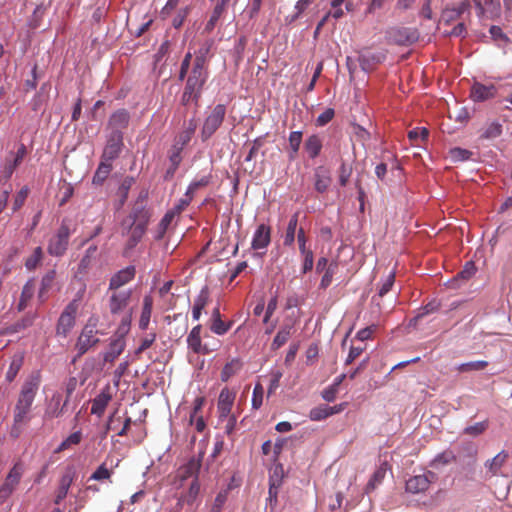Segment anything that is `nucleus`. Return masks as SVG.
<instances>
[{
    "label": "nucleus",
    "mask_w": 512,
    "mask_h": 512,
    "mask_svg": "<svg viewBox=\"0 0 512 512\" xmlns=\"http://www.w3.org/2000/svg\"><path fill=\"white\" fill-rule=\"evenodd\" d=\"M40 384L41 375L38 371L32 372L23 382L13 411L15 427H21L30 421L32 404L35 400Z\"/></svg>",
    "instance_id": "1"
},
{
    "label": "nucleus",
    "mask_w": 512,
    "mask_h": 512,
    "mask_svg": "<svg viewBox=\"0 0 512 512\" xmlns=\"http://www.w3.org/2000/svg\"><path fill=\"white\" fill-rule=\"evenodd\" d=\"M185 87L181 96V103L185 106L194 103L198 105L204 84L208 79L207 67L192 65L185 76Z\"/></svg>",
    "instance_id": "2"
},
{
    "label": "nucleus",
    "mask_w": 512,
    "mask_h": 512,
    "mask_svg": "<svg viewBox=\"0 0 512 512\" xmlns=\"http://www.w3.org/2000/svg\"><path fill=\"white\" fill-rule=\"evenodd\" d=\"M150 214L142 206H136L131 215L123 222V228H128L129 239L127 247L134 248L145 234Z\"/></svg>",
    "instance_id": "3"
},
{
    "label": "nucleus",
    "mask_w": 512,
    "mask_h": 512,
    "mask_svg": "<svg viewBox=\"0 0 512 512\" xmlns=\"http://www.w3.org/2000/svg\"><path fill=\"white\" fill-rule=\"evenodd\" d=\"M111 294L109 296V310L113 315L123 314L125 315L128 311L133 313V309L130 307V302L132 298V290L131 289H123V290H110Z\"/></svg>",
    "instance_id": "4"
},
{
    "label": "nucleus",
    "mask_w": 512,
    "mask_h": 512,
    "mask_svg": "<svg viewBox=\"0 0 512 512\" xmlns=\"http://www.w3.org/2000/svg\"><path fill=\"white\" fill-rule=\"evenodd\" d=\"M387 40L399 46H410L418 41L419 32L412 27H393L386 32Z\"/></svg>",
    "instance_id": "5"
},
{
    "label": "nucleus",
    "mask_w": 512,
    "mask_h": 512,
    "mask_svg": "<svg viewBox=\"0 0 512 512\" xmlns=\"http://www.w3.org/2000/svg\"><path fill=\"white\" fill-rule=\"evenodd\" d=\"M70 237V229L66 224H62L57 233L49 239L47 251L52 256H62L67 250Z\"/></svg>",
    "instance_id": "6"
},
{
    "label": "nucleus",
    "mask_w": 512,
    "mask_h": 512,
    "mask_svg": "<svg viewBox=\"0 0 512 512\" xmlns=\"http://www.w3.org/2000/svg\"><path fill=\"white\" fill-rule=\"evenodd\" d=\"M226 114V107L223 104L216 105L206 117L202 127L203 139L210 138L221 126Z\"/></svg>",
    "instance_id": "7"
},
{
    "label": "nucleus",
    "mask_w": 512,
    "mask_h": 512,
    "mask_svg": "<svg viewBox=\"0 0 512 512\" xmlns=\"http://www.w3.org/2000/svg\"><path fill=\"white\" fill-rule=\"evenodd\" d=\"M23 474L21 464L16 463L8 473L4 483L0 486V504L4 503L20 482Z\"/></svg>",
    "instance_id": "8"
},
{
    "label": "nucleus",
    "mask_w": 512,
    "mask_h": 512,
    "mask_svg": "<svg viewBox=\"0 0 512 512\" xmlns=\"http://www.w3.org/2000/svg\"><path fill=\"white\" fill-rule=\"evenodd\" d=\"M203 454L198 457H191L185 464L180 466L176 472V480L182 486L183 482L189 478L198 479V473L201 468Z\"/></svg>",
    "instance_id": "9"
},
{
    "label": "nucleus",
    "mask_w": 512,
    "mask_h": 512,
    "mask_svg": "<svg viewBox=\"0 0 512 512\" xmlns=\"http://www.w3.org/2000/svg\"><path fill=\"white\" fill-rule=\"evenodd\" d=\"M236 393L228 388H223L217 402L218 420L235 415L232 408L235 402Z\"/></svg>",
    "instance_id": "10"
},
{
    "label": "nucleus",
    "mask_w": 512,
    "mask_h": 512,
    "mask_svg": "<svg viewBox=\"0 0 512 512\" xmlns=\"http://www.w3.org/2000/svg\"><path fill=\"white\" fill-rule=\"evenodd\" d=\"M470 2L462 1L454 7H447L443 10L440 25H450L457 20H461L464 14H469Z\"/></svg>",
    "instance_id": "11"
},
{
    "label": "nucleus",
    "mask_w": 512,
    "mask_h": 512,
    "mask_svg": "<svg viewBox=\"0 0 512 512\" xmlns=\"http://www.w3.org/2000/svg\"><path fill=\"white\" fill-rule=\"evenodd\" d=\"M78 305L75 301L69 303L58 320L57 333L66 335L75 324V315L77 313Z\"/></svg>",
    "instance_id": "12"
},
{
    "label": "nucleus",
    "mask_w": 512,
    "mask_h": 512,
    "mask_svg": "<svg viewBox=\"0 0 512 512\" xmlns=\"http://www.w3.org/2000/svg\"><path fill=\"white\" fill-rule=\"evenodd\" d=\"M123 147V135L119 134L118 132L116 134L109 133L107 136V142L105 145V148L103 150L102 158L105 161L112 162L114 159H116Z\"/></svg>",
    "instance_id": "13"
},
{
    "label": "nucleus",
    "mask_w": 512,
    "mask_h": 512,
    "mask_svg": "<svg viewBox=\"0 0 512 512\" xmlns=\"http://www.w3.org/2000/svg\"><path fill=\"white\" fill-rule=\"evenodd\" d=\"M130 120V115L127 110L119 109L115 111L109 118L107 129L109 133L123 135V131L127 128Z\"/></svg>",
    "instance_id": "14"
},
{
    "label": "nucleus",
    "mask_w": 512,
    "mask_h": 512,
    "mask_svg": "<svg viewBox=\"0 0 512 512\" xmlns=\"http://www.w3.org/2000/svg\"><path fill=\"white\" fill-rule=\"evenodd\" d=\"M271 242V228L267 224H260L257 226L251 242V247L254 250H265Z\"/></svg>",
    "instance_id": "15"
},
{
    "label": "nucleus",
    "mask_w": 512,
    "mask_h": 512,
    "mask_svg": "<svg viewBox=\"0 0 512 512\" xmlns=\"http://www.w3.org/2000/svg\"><path fill=\"white\" fill-rule=\"evenodd\" d=\"M480 17L497 18L501 12L500 0H475Z\"/></svg>",
    "instance_id": "16"
},
{
    "label": "nucleus",
    "mask_w": 512,
    "mask_h": 512,
    "mask_svg": "<svg viewBox=\"0 0 512 512\" xmlns=\"http://www.w3.org/2000/svg\"><path fill=\"white\" fill-rule=\"evenodd\" d=\"M135 267L127 266L115 273L109 283V290H120L119 288L129 283L135 277Z\"/></svg>",
    "instance_id": "17"
},
{
    "label": "nucleus",
    "mask_w": 512,
    "mask_h": 512,
    "mask_svg": "<svg viewBox=\"0 0 512 512\" xmlns=\"http://www.w3.org/2000/svg\"><path fill=\"white\" fill-rule=\"evenodd\" d=\"M332 182L330 171L319 166L314 172V188L318 193H324L328 190Z\"/></svg>",
    "instance_id": "18"
},
{
    "label": "nucleus",
    "mask_w": 512,
    "mask_h": 512,
    "mask_svg": "<svg viewBox=\"0 0 512 512\" xmlns=\"http://www.w3.org/2000/svg\"><path fill=\"white\" fill-rule=\"evenodd\" d=\"M383 53L364 50L359 54V63L364 71H370L373 67L384 60Z\"/></svg>",
    "instance_id": "19"
},
{
    "label": "nucleus",
    "mask_w": 512,
    "mask_h": 512,
    "mask_svg": "<svg viewBox=\"0 0 512 512\" xmlns=\"http://www.w3.org/2000/svg\"><path fill=\"white\" fill-rule=\"evenodd\" d=\"M496 94L494 85H483L481 83H474L471 88L470 96L473 101L481 102L493 98Z\"/></svg>",
    "instance_id": "20"
},
{
    "label": "nucleus",
    "mask_w": 512,
    "mask_h": 512,
    "mask_svg": "<svg viewBox=\"0 0 512 512\" xmlns=\"http://www.w3.org/2000/svg\"><path fill=\"white\" fill-rule=\"evenodd\" d=\"M201 325H196L187 337L188 347L197 354H207L208 348L201 343Z\"/></svg>",
    "instance_id": "21"
},
{
    "label": "nucleus",
    "mask_w": 512,
    "mask_h": 512,
    "mask_svg": "<svg viewBox=\"0 0 512 512\" xmlns=\"http://www.w3.org/2000/svg\"><path fill=\"white\" fill-rule=\"evenodd\" d=\"M112 396L109 392V389L102 390L93 400L91 406V413L98 417H101L109 402L111 401Z\"/></svg>",
    "instance_id": "22"
},
{
    "label": "nucleus",
    "mask_w": 512,
    "mask_h": 512,
    "mask_svg": "<svg viewBox=\"0 0 512 512\" xmlns=\"http://www.w3.org/2000/svg\"><path fill=\"white\" fill-rule=\"evenodd\" d=\"M213 45L214 41L212 39H206L202 42L199 49L195 52V59L192 65L206 67Z\"/></svg>",
    "instance_id": "23"
},
{
    "label": "nucleus",
    "mask_w": 512,
    "mask_h": 512,
    "mask_svg": "<svg viewBox=\"0 0 512 512\" xmlns=\"http://www.w3.org/2000/svg\"><path fill=\"white\" fill-rule=\"evenodd\" d=\"M126 347L125 339L112 338L107 351L103 354L105 362H114Z\"/></svg>",
    "instance_id": "24"
},
{
    "label": "nucleus",
    "mask_w": 512,
    "mask_h": 512,
    "mask_svg": "<svg viewBox=\"0 0 512 512\" xmlns=\"http://www.w3.org/2000/svg\"><path fill=\"white\" fill-rule=\"evenodd\" d=\"M430 480L427 475H416L406 482V490L410 493H421L429 488Z\"/></svg>",
    "instance_id": "25"
},
{
    "label": "nucleus",
    "mask_w": 512,
    "mask_h": 512,
    "mask_svg": "<svg viewBox=\"0 0 512 512\" xmlns=\"http://www.w3.org/2000/svg\"><path fill=\"white\" fill-rule=\"evenodd\" d=\"M96 334V331L92 327H85L78 339L80 350L86 351L95 345L99 341Z\"/></svg>",
    "instance_id": "26"
},
{
    "label": "nucleus",
    "mask_w": 512,
    "mask_h": 512,
    "mask_svg": "<svg viewBox=\"0 0 512 512\" xmlns=\"http://www.w3.org/2000/svg\"><path fill=\"white\" fill-rule=\"evenodd\" d=\"M323 141L322 139L316 135H310L304 143V150L308 154L309 158H316L322 149Z\"/></svg>",
    "instance_id": "27"
},
{
    "label": "nucleus",
    "mask_w": 512,
    "mask_h": 512,
    "mask_svg": "<svg viewBox=\"0 0 512 512\" xmlns=\"http://www.w3.org/2000/svg\"><path fill=\"white\" fill-rule=\"evenodd\" d=\"M209 293L207 288H203L198 296L194 300L193 308H192V318L195 321L200 319L202 310L208 303Z\"/></svg>",
    "instance_id": "28"
},
{
    "label": "nucleus",
    "mask_w": 512,
    "mask_h": 512,
    "mask_svg": "<svg viewBox=\"0 0 512 512\" xmlns=\"http://www.w3.org/2000/svg\"><path fill=\"white\" fill-rule=\"evenodd\" d=\"M340 410L336 407H330L327 405H320L310 410L309 418L312 421H321L327 417L339 412Z\"/></svg>",
    "instance_id": "29"
},
{
    "label": "nucleus",
    "mask_w": 512,
    "mask_h": 512,
    "mask_svg": "<svg viewBox=\"0 0 512 512\" xmlns=\"http://www.w3.org/2000/svg\"><path fill=\"white\" fill-rule=\"evenodd\" d=\"M298 225V213H295L291 216L289 219L284 237H283V244L285 246L291 247L293 246L295 242V235Z\"/></svg>",
    "instance_id": "30"
},
{
    "label": "nucleus",
    "mask_w": 512,
    "mask_h": 512,
    "mask_svg": "<svg viewBox=\"0 0 512 512\" xmlns=\"http://www.w3.org/2000/svg\"><path fill=\"white\" fill-rule=\"evenodd\" d=\"M231 328V323H225L221 320L219 309H214L212 313L211 331L217 335H224Z\"/></svg>",
    "instance_id": "31"
},
{
    "label": "nucleus",
    "mask_w": 512,
    "mask_h": 512,
    "mask_svg": "<svg viewBox=\"0 0 512 512\" xmlns=\"http://www.w3.org/2000/svg\"><path fill=\"white\" fill-rule=\"evenodd\" d=\"M508 458V454L505 451L499 452L495 457L485 462V468L491 473L496 475Z\"/></svg>",
    "instance_id": "32"
},
{
    "label": "nucleus",
    "mask_w": 512,
    "mask_h": 512,
    "mask_svg": "<svg viewBox=\"0 0 512 512\" xmlns=\"http://www.w3.org/2000/svg\"><path fill=\"white\" fill-rule=\"evenodd\" d=\"M73 482L72 473L64 474L60 480L59 487L56 492L55 503L59 504L68 494L70 486Z\"/></svg>",
    "instance_id": "33"
},
{
    "label": "nucleus",
    "mask_w": 512,
    "mask_h": 512,
    "mask_svg": "<svg viewBox=\"0 0 512 512\" xmlns=\"http://www.w3.org/2000/svg\"><path fill=\"white\" fill-rule=\"evenodd\" d=\"M152 306H153V300L150 296H145L143 299V307L142 312L139 320V328L142 330L147 329L151 313H152Z\"/></svg>",
    "instance_id": "34"
},
{
    "label": "nucleus",
    "mask_w": 512,
    "mask_h": 512,
    "mask_svg": "<svg viewBox=\"0 0 512 512\" xmlns=\"http://www.w3.org/2000/svg\"><path fill=\"white\" fill-rule=\"evenodd\" d=\"M292 328V325L286 324L279 329L271 344L273 350L279 349L288 341L292 333Z\"/></svg>",
    "instance_id": "35"
},
{
    "label": "nucleus",
    "mask_w": 512,
    "mask_h": 512,
    "mask_svg": "<svg viewBox=\"0 0 512 512\" xmlns=\"http://www.w3.org/2000/svg\"><path fill=\"white\" fill-rule=\"evenodd\" d=\"M488 366V362L484 360L470 361L466 363H461L455 367V369L460 373H468L473 371H481L484 370Z\"/></svg>",
    "instance_id": "36"
},
{
    "label": "nucleus",
    "mask_w": 512,
    "mask_h": 512,
    "mask_svg": "<svg viewBox=\"0 0 512 512\" xmlns=\"http://www.w3.org/2000/svg\"><path fill=\"white\" fill-rule=\"evenodd\" d=\"M24 357L22 354H15L11 360L10 366L6 373V379L7 381L11 382L15 379L18 372L20 371L22 365H23Z\"/></svg>",
    "instance_id": "37"
},
{
    "label": "nucleus",
    "mask_w": 512,
    "mask_h": 512,
    "mask_svg": "<svg viewBox=\"0 0 512 512\" xmlns=\"http://www.w3.org/2000/svg\"><path fill=\"white\" fill-rule=\"evenodd\" d=\"M112 170V165L110 161H103L99 164L94 176L93 183L94 184H102L104 180L108 177Z\"/></svg>",
    "instance_id": "38"
},
{
    "label": "nucleus",
    "mask_w": 512,
    "mask_h": 512,
    "mask_svg": "<svg viewBox=\"0 0 512 512\" xmlns=\"http://www.w3.org/2000/svg\"><path fill=\"white\" fill-rule=\"evenodd\" d=\"M301 142H302V132L301 131H293L290 133V135H289V147H290L289 158H290V160H294L296 158V155L299 151Z\"/></svg>",
    "instance_id": "39"
},
{
    "label": "nucleus",
    "mask_w": 512,
    "mask_h": 512,
    "mask_svg": "<svg viewBox=\"0 0 512 512\" xmlns=\"http://www.w3.org/2000/svg\"><path fill=\"white\" fill-rule=\"evenodd\" d=\"M61 395L56 393L52 396V403L45 410V417L57 418L62 414V408H60Z\"/></svg>",
    "instance_id": "40"
},
{
    "label": "nucleus",
    "mask_w": 512,
    "mask_h": 512,
    "mask_svg": "<svg viewBox=\"0 0 512 512\" xmlns=\"http://www.w3.org/2000/svg\"><path fill=\"white\" fill-rule=\"evenodd\" d=\"M131 321H132V312L128 311V313L123 315L121 322H120L113 338L125 339V336L130 331Z\"/></svg>",
    "instance_id": "41"
},
{
    "label": "nucleus",
    "mask_w": 512,
    "mask_h": 512,
    "mask_svg": "<svg viewBox=\"0 0 512 512\" xmlns=\"http://www.w3.org/2000/svg\"><path fill=\"white\" fill-rule=\"evenodd\" d=\"M240 369H241V362L238 359H232L230 362H228L224 366V368L221 372V380L224 382L228 381Z\"/></svg>",
    "instance_id": "42"
},
{
    "label": "nucleus",
    "mask_w": 512,
    "mask_h": 512,
    "mask_svg": "<svg viewBox=\"0 0 512 512\" xmlns=\"http://www.w3.org/2000/svg\"><path fill=\"white\" fill-rule=\"evenodd\" d=\"M439 309V303L436 301H431L426 304L424 307L420 308L417 312L416 316L410 320V326H416L417 322L423 318L424 316L433 313Z\"/></svg>",
    "instance_id": "43"
},
{
    "label": "nucleus",
    "mask_w": 512,
    "mask_h": 512,
    "mask_svg": "<svg viewBox=\"0 0 512 512\" xmlns=\"http://www.w3.org/2000/svg\"><path fill=\"white\" fill-rule=\"evenodd\" d=\"M455 460V455L451 450H446L438 455L431 462V466L434 468H440L447 465Z\"/></svg>",
    "instance_id": "44"
},
{
    "label": "nucleus",
    "mask_w": 512,
    "mask_h": 512,
    "mask_svg": "<svg viewBox=\"0 0 512 512\" xmlns=\"http://www.w3.org/2000/svg\"><path fill=\"white\" fill-rule=\"evenodd\" d=\"M82 440V433L80 431H76L70 434L65 440L61 442L56 452H61L67 449L72 448L73 446L78 445Z\"/></svg>",
    "instance_id": "45"
},
{
    "label": "nucleus",
    "mask_w": 512,
    "mask_h": 512,
    "mask_svg": "<svg viewBox=\"0 0 512 512\" xmlns=\"http://www.w3.org/2000/svg\"><path fill=\"white\" fill-rule=\"evenodd\" d=\"M56 277V271L50 270L48 271L41 280V287L39 290V297L44 298L46 292L52 287L54 280Z\"/></svg>",
    "instance_id": "46"
},
{
    "label": "nucleus",
    "mask_w": 512,
    "mask_h": 512,
    "mask_svg": "<svg viewBox=\"0 0 512 512\" xmlns=\"http://www.w3.org/2000/svg\"><path fill=\"white\" fill-rule=\"evenodd\" d=\"M43 258V250L41 247H36L31 256H29L25 261V267L27 270L31 271L36 269V267L41 263Z\"/></svg>",
    "instance_id": "47"
},
{
    "label": "nucleus",
    "mask_w": 512,
    "mask_h": 512,
    "mask_svg": "<svg viewBox=\"0 0 512 512\" xmlns=\"http://www.w3.org/2000/svg\"><path fill=\"white\" fill-rule=\"evenodd\" d=\"M449 156L453 162H462L469 160L472 156V152L467 149L455 147L449 151Z\"/></svg>",
    "instance_id": "48"
},
{
    "label": "nucleus",
    "mask_w": 512,
    "mask_h": 512,
    "mask_svg": "<svg viewBox=\"0 0 512 512\" xmlns=\"http://www.w3.org/2000/svg\"><path fill=\"white\" fill-rule=\"evenodd\" d=\"M338 268L337 263H330L328 267L325 270L324 275L322 276L321 282H320V288L326 289L330 284L332 283V279L334 274L336 273Z\"/></svg>",
    "instance_id": "49"
},
{
    "label": "nucleus",
    "mask_w": 512,
    "mask_h": 512,
    "mask_svg": "<svg viewBox=\"0 0 512 512\" xmlns=\"http://www.w3.org/2000/svg\"><path fill=\"white\" fill-rule=\"evenodd\" d=\"M488 428V421L477 422L473 425L467 426L464 429V434L477 437L484 433Z\"/></svg>",
    "instance_id": "50"
},
{
    "label": "nucleus",
    "mask_w": 512,
    "mask_h": 512,
    "mask_svg": "<svg viewBox=\"0 0 512 512\" xmlns=\"http://www.w3.org/2000/svg\"><path fill=\"white\" fill-rule=\"evenodd\" d=\"M264 397V388L260 383L254 386L252 393V408L259 409L262 406Z\"/></svg>",
    "instance_id": "51"
},
{
    "label": "nucleus",
    "mask_w": 512,
    "mask_h": 512,
    "mask_svg": "<svg viewBox=\"0 0 512 512\" xmlns=\"http://www.w3.org/2000/svg\"><path fill=\"white\" fill-rule=\"evenodd\" d=\"M112 470H109L105 463L101 464L90 476L89 480L103 481L111 477Z\"/></svg>",
    "instance_id": "52"
},
{
    "label": "nucleus",
    "mask_w": 512,
    "mask_h": 512,
    "mask_svg": "<svg viewBox=\"0 0 512 512\" xmlns=\"http://www.w3.org/2000/svg\"><path fill=\"white\" fill-rule=\"evenodd\" d=\"M97 250V247L96 246H90L87 250H86V253L85 255L83 256V258L81 259L80 263H79V267H78V272L79 273H85L86 270L88 269L90 263H91V258L93 257V255L95 254Z\"/></svg>",
    "instance_id": "53"
},
{
    "label": "nucleus",
    "mask_w": 512,
    "mask_h": 512,
    "mask_svg": "<svg viewBox=\"0 0 512 512\" xmlns=\"http://www.w3.org/2000/svg\"><path fill=\"white\" fill-rule=\"evenodd\" d=\"M501 133H502L501 124H499L498 122H492L487 125V127L485 128V130L482 134V137H484L486 139H493V138L500 136Z\"/></svg>",
    "instance_id": "54"
},
{
    "label": "nucleus",
    "mask_w": 512,
    "mask_h": 512,
    "mask_svg": "<svg viewBox=\"0 0 512 512\" xmlns=\"http://www.w3.org/2000/svg\"><path fill=\"white\" fill-rule=\"evenodd\" d=\"M490 34L493 40L499 42V45H507L510 41L507 35H505L499 26H492L490 28Z\"/></svg>",
    "instance_id": "55"
},
{
    "label": "nucleus",
    "mask_w": 512,
    "mask_h": 512,
    "mask_svg": "<svg viewBox=\"0 0 512 512\" xmlns=\"http://www.w3.org/2000/svg\"><path fill=\"white\" fill-rule=\"evenodd\" d=\"M208 183L209 179L207 177H202L199 180L191 182L186 190L185 196H193L198 189L205 187Z\"/></svg>",
    "instance_id": "56"
},
{
    "label": "nucleus",
    "mask_w": 512,
    "mask_h": 512,
    "mask_svg": "<svg viewBox=\"0 0 512 512\" xmlns=\"http://www.w3.org/2000/svg\"><path fill=\"white\" fill-rule=\"evenodd\" d=\"M335 111L333 108L325 109L316 119V125L319 127L328 124L334 117Z\"/></svg>",
    "instance_id": "57"
},
{
    "label": "nucleus",
    "mask_w": 512,
    "mask_h": 512,
    "mask_svg": "<svg viewBox=\"0 0 512 512\" xmlns=\"http://www.w3.org/2000/svg\"><path fill=\"white\" fill-rule=\"evenodd\" d=\"M394 281H395V274L394 272H391L387 278L382 282L380 288H379V291H378V295L380 297H383L384 295H386L392 288L393 284H394Z\"/></svg>",
    "instance_id": "58"
},
{
    "label": "nucleus",
    "mask_w": 512,
    "mask_h": 512,
    "mask_svg": "<svg viewBox=\"0 0 512 512\" xmlns=\"http://www.w3.org/2000/svg\"><path fill=\"white\" fill-rule=\"evenodd\" d=\"M443 34L445 36L465 37L466 26L463 22H459L451 30H448V29L443 30Z\"/></svg>",
    "instance_id": "59"
},
{
    "label": "nucleus",
    "mask_w": 512,
    "mask_h": 512,
    "mask_svg": "<svg viewBox=\"0 0 512 512\" xmlns=\"http://www.w3.org/2000/svg\"><path fill=\"white\" fill-rule=\"evenodd\" d=\"M191 60H192V53L187 52L182 60V63H181L180 72H179V80L183 81L185 79V76L188 73V70H190L192 67Z\"/></svg>",
    "instance_id": "60"
},
{
    "label": "nucleus",
    "mask_w": 512,
    "mask_h": 512,
    "mask_svg": "<svg viewBox=\"0 0 512 512\" xmlns=\"http://www.w3.org/2000/svg\"><path fill=\"white\" fill-rule=\"evenodd\" d=\"M352 173V168L345 163H342L339 168V184L346 186Z\"/></svg>",
    "instance_id": "61"
},
{
    "label": "nucleus",
    "mask_w": 512,
    "mask_h": 512,
    "mask_svg": "<svg viewBox=\"0 0 512 512\" xmlns=\"http://www.w3.org/2000/svg\"><path fill=\"white\" fill-rule=\"evenodd\" d=\"M199 491H200L199 481H198V479H193V481L190 484L187 496H186L187 503H189V504L193 503L194 500L196 499V497L198 496Z\"/></svg>",
    "instance_id": "62"
},
{
    "label": "nucleus",
    "mask_w": 512,
    "mask_h": 512,
    "mask_svg": "<svg viewBox=\"0 0 512 512\" xmlns=\"http://www.w3.org/2000/svg\"><path fill=\"white\" fill-rule=\"evenodd\" d=\"M28 193H29V190L27 187L22 188L17 193V195L15 196L14 202H13V210L14 211H17L18 209H20L23 206V204L28 196Z\"/></svg>",
    "instance_id": "63"
},
{
    "label": "nucleus",
    "mask_w": 512,
    "mask_h": 512,
    "mask_svg": "<svg viewBox=\"0 0 512 512\" xmlns=\"http://www.w3.org/2000/svg\"><path fill=\"white\" fill-rule=\"evenodd\" d=\"M17 167L10 161V158H6L5 162L1 166V175L5 180H8L13 175Z\"/></svg>",
    "instance_id": "64"
}]
</instances>
